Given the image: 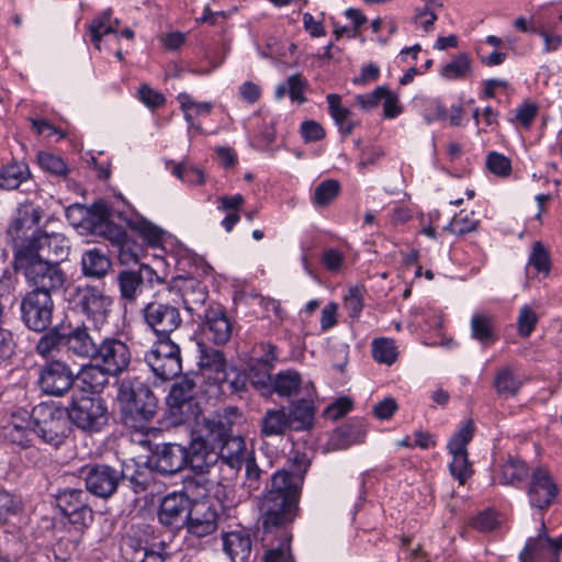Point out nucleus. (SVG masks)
Here are the masks:
<instances>
[{
    "label": "nucleus",
    "mask_w": 562,
    "mask_h": 562,
    "mask_svg": "<svg viewBox=\"0 0 562 562\" xmlns=\"http://www.w3.org/2000/svg\"><path fill=\"white\" fill-rule=\"evenodd\" d=\"M110 212L106 204L94 206V216L91 222V234L108 238L117 247V258L121 265L137 263L144 254L143 245L128 237L124 231L112 225L109 221Z\"/></svg>",
    "instance_id": "20e7f679"
},
{
    "label": "nucleus",
    "mask_w": 562,
    "mask_h": 562,
    "mask_svg": "<svg viewBox=\"0 0 562 562\" xmlns=\"http://www.w3.org/2000/svg\"><path fill=\"white\" fill-rule=\"evenodd\" d=\"M290 430L286 409L270 408L267 409L260 420V435L262 437L283 436Z\"/></svg>",
    "instance_id": "e433bc0d"
},
{
    "label": "nucleus",
    "mask_w": 562,
    "mask_h": 562,
    "mask_svg": "<svg viewBox=\"0 0 562 562\" xmlns=\"http://www.w3.org/2000/svg\"><path fill=\"white\" fill-rule=\"evenodd\" d=\"M75 381L69 366L59 360L47 362L40 373V386L48 395L61 396L70 390Z\"/></svg>",
    "instance_id": "4be33fe9"
},
{
    "label": "nucleus",
    "mask_w": 562,
    "mask_h": 562,
    "mask_svg": "<svg viewBox=\"0 0 562 562\" xmlns=\"http://www.w3.org/2000/svg\"><path fill=\"white\" fill-rule=\"evenodd\" d=\"M131 227L136 231L144 240L151 245L157 246L161 241L162 236V229H160L158 226L154 225L153 223L140 218L133 223H131Z\"/></svg>",
    "instance_id": "4d7b16f0"
},
{
    "label": "nucleus",
    "mask_w": 562,
    "mask_h": 562,
    "mask_svg": "<svg viewBox=\"0 0 562 562\" xmlns=\"http://www.w3.org/2000/svg\"><path fill=\"white\" fill-rule=\"evenodd\" d=\"M200 366L202 369L214 371V380L218 383L226 382V361L224 353L217 349L203 348L201 350Z\"/></svg>",
    "instance_id": "c03bdc74"
},
{
    "label": "nucleus",
    "mask_w": 562,
    "mask_h": 562,
    "mask_svg": "<svg viewBox=\"0 0 562 562\" xmlns=\"http://www.w3.org/2000/svg\"><path fill=\"white\" fill-rule=\"evenodd\" d=\"M80 474L87 492L102 499L112 497L125 480L122 469L109 464H87L81 468Z\"/></svg>",
    "instance_id": "6e6552de"
},
{
    "label": "nucleus",
    "mask_w": 562,
    "mask_h": 562,
    "mask_svg": "<svg viewBox=\"0 0 562 562\" xmlns=\"http://www.w3.org/2000/svg\"><path fill=\"white\" fill-rule=\"evenodd\" d=\"M100 362L97 364H87L81 368L77 380L82 384V389L91 393H100L108 384L111 373L103 369Z\"/></svg>",
    "instance_id": "f704fd0d"
},
{
    "label": "nucleus",
    "mask_w": 562,
    "mask_h": 562,
    "mask_svg": "<svg viewBox=\"0 0 562 562\" xmlns=\"http://www.w3.org/2000/svg\"><path fill=\"white\" fill-rule=\"evenodd\" d=\"M486 166L491 172L501 177L508 176L512 170L510 160L498 153H491L487 156Z\"/></svg>",
    "instance_id": "69168bd1"
},
{
    "label": "nucleus",
    "mask_w": 562,
    "mask_h": 562,
    "mask_svg": "<svg viewBox=\"0 0 562 562\" xmlns=\"http://www.w3.org/2000/svg\"><path fill=\"white\" fill-rule=\"evenodd\" d=\"M83 276L92 279H102L111 269L109 257L98 248L83 252L81 258Z\"/></svg>",
    "instance_id": "c9c22d12"
},
{
    "label": "nucleus",
    "mask_w": 562,
    "mask_h": 562,
    "mask_svg": "<svg viewBox=\"0 0 562 562\" xmlns=\"http://www.w3.org/2000/svg\"><path fill=\"white\" fill-rule=\"evenodd\" d=\"M60 345L64 346V334L59 333L57 329H52L40 338L35 349L38 355L47 358L50 357Z\"/></svg>",
    "instance_id": "6e6d98bb"
},
{
    "label": "nucleus",
    "mask_w": 562,
    "mask_h": 562,
    "mask_svg": "<svg viewBox=\"0 0 562 562\" xmlns=\"http://www.w3.org/2000/svg\"><path fill=\"white\" fill-rule=\"evenodd\" d=\"M530 473L522 460L508 457L499 467V483L517 486L530 476Z\"/></svg>",
    "instance_id": "a19ab883"
},
{
    "label": "nucleus",
    "mask_w": 562,
    "mask_h": 562,
    "mask_svg": "<svg viewBox=\"0 0 562 562\" xmlns=\"http://www.w3.org/2000/svg\"><path fill=\"white\" fill-rule=\"evenodd\" d=\"M328 102L329 114L338 126L340 133L345 136L350 135L356 126L352 112L341 105V97L339 94H328L326 97Z\"/></svg>",
    "instance_id": "ea45409f"
},
{
    "label": "nucleus",
    "mask_w": 562,
    "mask_h": 562,
    "mask_svg": "<svg viewBox=\"0 0 562 562\" xmlns=\"http://www.w3.org/2000/svg\"><path fill=\"white\" fill-rule=\"evenodd\" d=\"M19 250H29L33 257L58 263L67 258L69 245L63 234L35 231Z\"/></svg>",
    "instance_id": "ddd939ff"
},
{
    "label": "nucleus",
    "mask_w": 562,
    "mask_h": 562,
    "mask_svg": "<svg viewBox=\"0 0 562 562\" xmlns=\"http://www.w3.org/2000/svg\"><path fill=\"white\" fill-rule=\"evenodd\" d=\"M474 423L468 420L448 442V451L452 456L449 465L451 475L463 485L473 474L472 464L469 461L467 447L474 435Z\"/></svg>",
    "instance_id": "9b49d317"
},
{
    "label": "nucleus",
    "mask_w": 562,
    "mask_h": 562,
    "mask_svg": "<svg viewBox=\"0 0 562 562\" xmlns=\"http://www.w3.org/2000/svg\"><path fill=\"white\" fill-rule=\"evenodd\" d=\"M54 302L46 292H29L21 302L22 319L34 331H44L52 324Z\"/></svg>",
    "instance_id": "f8f14e48"
},
{
    "label": "nucleus",
    "mask_w": 562,
    "mask_h": 562,
    "mask_svg": "<svg viewBox=\"0 0 562 562\" xmlns=\"http://www.w3.org/2000/svg\"><path fill=\"white\" fill-rule=\"evenodd\" d=\"M56 502L63 515L74 525L86 526L92 519L87 490L65 488L58 492Z\"/></svg>",
    "instance_id": "aec40b11"
},
{
    "label": "nucleus",
    "mask_w": 562,
    "mask_h": 562,
    "mask_svg": "<svg viewBox=\"0 0 562 562\" xmlns=\"http://www.w3.org/2000/svg\"><path fill=\"white\" fill-rule=\"evenodd\" d=\"M223 548L232 562H249L251 539L246 530H234L223 535Z\"/></svg>",
    "instance_id": "c756f323"
},
{
    "label": "nucleus",
    "mask_w": 562,
    "mask_h": 562,
    "mask_svg": "<svg viewBox=\"0 0 562 562\" xmlns=\"http://www.w3.org/2000/svg\"><path fill=\"white\" fill-rule=\"evenodd\" d=\"M36 436L44 442L58 447L71 434V419L67 409L40 404L33 408Z\"/></svg>",
    "instance_id": "39448f33"
},
{
    "label": "nucleus",
    "mask_w": 562,
    "mask_h": 562,
    "mask_svg": "<svg viewBox=\"0 0 562 562\" xmlns=\"http://www.w3.org/2000/svg\"><path fill=\"white\" fill-rule=\"evenodd\" d=\"M302 379L299 372L286 370L279 372L273 379L272 393L280 396L291 397L299 393Z\"/></svg>",
    "instance_id": "a18cd8bd"
},
{
    "label": "nucleus",
    "mask_w": 562,
    "mask_h": 562,
    "mask_svg": "<svg viewBox=\"0 0 562 562\" xmlns=\"http://www.w3.org/2000/svg\"><path fill=\"white\" fill-rule=\"evenodd\" d=\"M100 340L93 338L86 325H79L64 333V346L71 355L82 359H94Z\"/></svg>",
    "instance_id": "bb28decb"
},
{
    "label": "nucleus",
    "mask_w": 562,
    "mask_h": 562,
    "mask_svg": "<svg viewBox=\"0 0 562 562\" xmlns=\"http://www.w3.org/2000/svg\"><path fill=\"white\" fill-rule=\"evenodd\" d=\"M67 412L71 423L87 432H99L109 423L106 403L99 396L81 395L72 397Z\"/></svg>",
    "instance_id": "423d86ee"
},
{
    "label": "nucleus",
    "mask_w": 562,
    "mask_h": 562,
    "mask_svg": "<svg viewBox=\"0 0 562 562\" xmlns=\"http://www.w3.org/2000/svg\"><path fill=\"white\" fill-rule=\"evenodd\" d=\"M204 473L196 471L195 474L186 476L183 479V490L179 493L187 495L189 501L195 499L194 502L205 497L212 490L214 482L209 480Z\"/></svg>",
    "instance_id": "79ce46f5"
},
{
    "label": "nucleus",
    "mask_w": 562,
    "mask_h": 562,
    "mask_svg": "<svg viewBox=\"0 0 562 562\" xmlns=\"http://www.w3.org/2000/svg\"><path fill=\"white\" fill-rule=\"evenodd\" d=\"M240 417L237 407H227L222 414H216L204 422L205 428L209 432V439L213 445H221L228 438H233L232 428L235 420Z\"/></svg>",
    "instance_id": "cd10ccee"
},
{
    "label": "nucleus",
    "mask_w": 562,
    "mask_h": 562,
    "mask_svg": "<svg viewBox=\"0 0 562 562\" xmlns=\"http://www.w3.org/2000/svg\"><path fill=\"white\" fill-rule=\"evenodd\" d=\"M30 229L32 227L27 224V221L18 212L7 228V236L14 248V254L31 238V236H27Z\"/></svg>",
    "instance_id": "3c124183"
},
{
    "label": "nucleus",
    "mask_w": 562,
    "mask_h": 562,
    "mask_svg": "<svg viewBox=\"0 0 562 562\" xmlns=\"http://www.w3.org/2000/svg\"><path fill=\"white\" fill-rule=\"evenodd\" d=\"M529 265L532 266L538 272L550 271L549 255L540 243H535L529 258Z\"/></svg>",
    "instance_id": "0e129e2a"
},
{
    "label": "nucleus",
    "mask_w": 562,
    "mask_h": 562,
    "mask_svg": "<svg viewBox=\"0 0 562 562\" xmlns=\"http://www.w3.org/2000/svg\"><path fill=\"white\" fill-rule=\"evenodd\" d=\"M181 293L186 310L199 318L202 317L200 312L205 310L203 306L207 300L206 288L199 281L190 280L182 285Z\"/></svg>",
    "instance_id": "4c0bfd02"
},
{
    "label": "nucleus",
    "mask_w": 562,
    "mask_h": 562,
    "mask_svg": "<svg viewBox=\"0 0 562 562\" xmlns=\"http://www.w3.org/2000/svg\"><path fill=\"white\" fill-rule=\"evenodd\" d=\"M477 222L469 220L468 214L463 215L460 213L454 216L450 224L446 227L450 232L457 235H463L476 229Z\"/></svg>",
    "instance_id": "774afa93"
},
{
    "label": "nucleus",
    "mask_w": 562,
    "mask_h": 562,
    "mask_svg": "<svg viewBox=\"0 0 562 562\" xmlns=\"http://www.w3.org/2000/svg\"><path fill=\"white\" fill-rule=\"evenodd\" d=\"M14 270L22 272L27 282L34 286L31 292L52 294L64 288L66 274L59 263L41 260L29 250H18L14 254Z\"/></svg>",
    "instance_id": "7ed1b4c3"
},
{
    "label": "nucleus",
    "mask_w": 562,
    "mask_h": 562,
    "mask_svg": "<svg viewBox=\"0 0 562 562\" xmlns=\"http://www.w3.org/2000/svg\"><path fill=\"white\" fill-rule=\"evenodd\" d=\"M94 361L104 366L112 376H119L127 371L132 362V351L130 346L116 338L105 337L98 344V351Z\"/></svg>",
    "instance_id": "2eb2a0df"
},
{
    "label": "nucleus",
    "mask_w": 562,
    "mask_h": 562,
    "mask_svg": "<svg viewBox=\"0 0 562 562\" xmlns=\"http://www.w3.org/2000/svg\"><path fill=\"white\" fill-rule=\"evenodd\" d=\"M471 71L472 61L470 55L460 53L442 67L440 74L448 80H454L468 77Z\"/></svg>",
    "instance_id": "de8ad7c7"
},
{
    "label": "nucleus",
    "mask_w": 562,
    "mask_h": 562,
    "mask_svg": "<svg viewBox=\"0 0 562 562\" xmlns=\"http://www.w3.org/2000/svg\"><path fill=\"white\" fill-rule=\"evenodd\" d=\"M537 322L538 317L531 307L528 305L522 306L517 319V330L519 336L525 338L529 337L535 329Z\"/></svg>",
    "instance_id": "bf43d9fd"
},
{
    "label": "nucleus",
    "mask_w": 562,
    "mask_h": 562,
    "mask_svg": "<svg viewBox=\"0 0 562 562\" xmlns=\"http://www.w3.org/2000/svg\"><path fill=\"white\" fill-rule=\"evenodd\" d=\"M218 446L220 452L216 453L217 460L220 459L223 464H226L235 471L241 468L245 459L249 454L246 450V442L240 436L228 438V440Z\"/></svg>",
    "instance_id": "2f4dec72"
},
{
    "label": "nucleus",
    "mask_w": 562,
    "mask_h": 562,
    "mask_svg": "<svg viewBox=\"0 0 562 562\" xmlns=\"http://www.w3.org/2000/svg\"><path fill=\"white\" fill-rule=\"evenodd\" d=\"M339 191L340 184L337 180H325L316 187L313 201L318 206L327 205L338 195Z\"/></svg>",
    "instance_id": "5fc2aeb1"
},
{
    "label": "nucleus",
    "mask_w": 562,
    "mask_h": 562,
    "mask_svg": "<svg viewBox=\"0 0 562 562\" xmlns=\"http://www.w3.org/2000/svg\"><path fill=\"white\" fill-rule=\"evenodd\" d=\"M36 435V427L27 413L12 415V420L4 427V437L13 445L23 449L29 448Z\"/></svg>",
    "instance_id": "c85d7f7f"
},
{
    "label": "nucleus",
    "mask_w": 562,
    "mask_h": 562,
    "mask_svg": "<svg viewBox=\"0 0 562 562\" xmlns=\"http://www.w3.org/2000/svg\"><path fill=\"white\" fill-rule=\"evenodd\" d=\"M145 362L156 378L172 380L182 370L180 347L172 339H157L145 353Z\"/></svg>",
    "instance_id": "0eeeda50"
},
{
    "label": "nucleus",
    "mask_w": 562,
    "mask_h": 562,
    "mask_svg": "<svg viewBox=\"0 0 562 562\" xmlns=\"http://www.w3.org/2000/svg\"><path fill=\"white\" fill-rule=\"evenodd\" d=\"M156 470L165 475H172L188 465L187 448L178 443L156 446L153 457Z\"/></svg>",
    "instance_id": "b1692460"
},
{
    "label": "nucleus",
    "mask_w": 562,
    "mask_h": 562,
    "mask_svg": "<svg viewBox=\"0 0 562 562\" xmlns=\"http://www.w3.org/2000/svg\"><path fill=\"white\" fill-rule=\"evenodd\" d=\"M529 477L526 488L528 502L532 508L544 512L555 502L559 495L558 484L544 467L535 468Z\"/></svg>",
    "instance_id": "4468645a"
},
{
    "label": "nucleus",
    "mask_w": 562,
    "mask_h": 562,
    "mask_svg": "<svg viewBox=\"0 0 562 562\" xmlns=\"http://www.w3.org/2000/svg\"><path fill=\"white\" fill-rule=\"evenodd\" d=\"M189 454L188 464L194 471L207 472L209 468L217 461V454L213 450H209L204 439L196 438L187 449Z\"/></svg>",
    "instance_id": "58836bf2"
},
{
    "label": "nucleus",
    "mask_w": 562,
    "mask_h": 562,
    "mask_svg": "<svg viewBox=\"0 0 562 562\" xmlns=\"http://www.w3.org/2000/svg\"><path fill=\"white\" fill-rule=\"evenodd\" d=\"M364 437L359 425H346L338 428L330 438V445L336 450H341L350 447L351 445L361 442Z\"/></svg>",
    "instance_id": "49530a36"
},
{
    "label": "nucleus",
    "mask_w": 562,
    "mask_h": 562,
    "mask_svg": "<svg viewBox=\"0 0 562 562\" xmlns=\"http://www.w3.org/2000/svg\"><path fill=\"white\" fill-rule=\"evenodd\" d=\"M171 172L181 181L189 184L200 186L203 184L205 181L204 173L202 170L194 167H188L184 164L175 165Z\"/></svg>",
    "instance_id": "13d9d810"
},
{
    "label": "nucleus",
    "mask_w": 562,
    "mask_h": 562,
    "mask_svg": "<svg viewBox=\"0 0 562 562\" xmlns=\"http://www.w3.org/2000/svg\"><path fill=\"white\" fill-rule=\"evenodd\" d=\"M154 276L156 272L147 265H140L137 270H121L116 276L121 299L127 303H135L142 293L144 280L151 281Z\"/></svg>",
    "instance_id": "a878e982"
},
{
    "label": "nucleus",
    "mask_w": 562,
    "mask_h": 562,
    "mask_svg": "<svg viewBox=\"0 0 562 562\" xmlns=\"http://www.w3.org/2000/svg\"><path fill=\"white\" fill-rule=\"evenodd\" d=\"M121 550L125 559L130 562L139 558L143 552L150 550L148 540L142 535L140 530L131 529L121 540Z\"/></svg>",
    "instance_id": "37998d69"
},
{
    "label": "nucleus",
    "mask_w": 562,
    "mask_h": 562,
    "mask_svg": "<svg viewBox=\"0 0 562 562\" xmlns=\"http://www.w3.org/2000/svg\"><path fill=\"white\" fill-rule=\"evenodd\" d=\"M562 552V537L550 538L544 522H541L539 533L529 538L519 554L520 562H559Z\"/></svg>",
    "instance_id": "f3484780"
},
{
    "label": "nucleus",
    "mask_w": 562,
    "mask_h": 562,
    "mask_svg": "<svg viewBox=\"0 0 562 562\" xmlns=\"http://www.w3.org/2000/svg\"><path fill=\"white\" fill-rule=\"evenodd\" d=\"M19 510L20 502L12 494L0 491V524L7 522Z\"/></svg>",
    "instance_id": "680f3d73"
},
{
    "label": "nucleus",
    "mask_w": 562,
    "mask_h": 562,
    "mask_svg": "<svg viewBox=\"0 0 562 562\" xmlns=\"http://www.w3.org/2000/svg\"><path fill=\"white\" fill-rule=\"evenodd\" d=\"M98 204H105L104 202H97L90 209H87L82 205L76 204L71 205L66 210L67 218L75 226H80L87 228L91 232V222L94 216V206Z\"/></svg>",
    "instance_id": "864d4df0"
},
{
    "label": "nucleus",
    "mask_w": 562,
    "mask_h": 562,
    "mask_svg": "<svg viewBox=\"0 0 562 562\" xmlns=\"http://www.w3.org/2000/svg\"><path fill=\"white\" fill-rule=\"evenodd\" d=\"M218 526L217 507L209 501L192 502L186 528L189 535L203 538L212 535Z\"/></svg>",
    "instance_id": "412c9836"
},
{
    "label": "nucleus",
    "mask_w": 562,
    "mask_h": 562,
    "mask_svg": "<svg viewBox=\"0 0 562 562\" xmlns=\"http://www.w3.org/2000/svg\"><path fill=\"white\" fill-rule=\"evenodd\" d=\"M142 314L145 324L157 339H171V334L182 324L179 308L168 302H149L143 308Z\"/></svg>",
    "instance_id": "9d476101"
},
{
    "label": "nucleus",
    "mask_w": 562,
    "mask_h": 562,
    "mask_svg": "<svg viewBox=\"0 0 562 562\" xmlns=\"http://www.w3.org/2000/svg\"><path fill=\"white\" fill-rule=\"evenodd\" d=\"M372 353L375 361L392 364L397 358L396 346L392 339L379 338L372 344Z\"/></svg>",
    "instance_id": "603ef678"
},
{
    "label": "nucleus",
    "mask_w": 562,
    "mask_h": 562,
    "mask_svg": "<svg viewBox=\"0 0 562 562\" xmlns=\"http://www.w3.org/2000/svg\"><path fill=\"white\" fill-rule=\"evenodd\" d=\"M191 504L192 501L184 494L172 492L166 495L159 504L158 521L172 532L181 530L186 526Z\"/></svg>",
    "instance_id": "6ab92c4d"
},
{
    "label": "nucleus",
    "mask_w": 562,
    "mask_h": 562,
    "mask_svg": "<svg viewBox=\"0 0 562 562\" xmlns=\"http://www.w3.org/2000/svg\"><path fill=\"white\" fill-rule=\"evenodd\" d=\"M303 479L286 470L271 476L270 486L259 499L260 520L265 532L291 524L297 512Z\"/></svg>",
    "instance_id": "f257e3e1"
},
{
    "label": "nucleus",
    "mask_w": 562,
    "mask_h": 562,
    "mask_svg": "<svg viewBox=\"0 0 562 562\" xmlns=\"http://www.w3.org/2000/svg\"><path fill=\"white\" fill-rule=\"evenodd\" d=\"M36 161L45 172L52 176L67 179L70 173V168L63 158L49 151H40L36 155Z\"/></svg>",
    "instance_id": "8fccbe9b"
},
{
    "label": "nucleus",
    "mask_w": 562,
    "mask_h": 562,
    "mask_svg": "<svg viewBox=\"0 0 562 562\" xmlns=\"http://www.w3.org/2000/svg\"><path fill=\"white\" fill-rule=\"evenodd\" d=\"M471 336L484 347L494 344L498 338L494 317L487 313H474L471 318Z\"/></svg>",
    "instance_id": "72a5a7b5"
},
{
    "label": "nucleus",
    "mask_w": 562,
    "mask_h": 562,
    "mask_svg": "<svg viewBox=\"0 0 562 562\" xmlns=\"http://www.w3.org/2000/svg\"><path fill=\"white\" fill-rule=\"evenodd\" d=\"M117 25V20H114L112 22L110 11L103 12L100 16H98L91 22L89 26L90 37L91 42L93 43L97 49H101L100 44L104 35H108L110 33H116Z\"/></svg>",
    "instance_id": "09e8293b"
},
{
    "label": "nucleus",
    "mask_w": 562,
    "mask_h": 562,
    "mask_svg": "<svg viewBox=\"0 0 562 562\" xmlns=\"http://www.w3.org/2000/svg\"><path fill=\"white\" fill-rule=\"evenodd\" d=\"M167 403L172 415L178 416L183 423L194 420L201 414L200 405L195 398V383L189 378H184L172 385Z\"/></svg>",
    "instance_id": "dca6fc26"
},
{
    "label": "nucleus",
    "mask_w": 562,
    "mask_h": 562,
    "mask_svg": "<svg viewBox=\"0 0 562 562\" xmlns=\"http://www.w3.org/2000/svg\"><path fill=\"white\" fill-rule=\"evenodd\" d=\"M344 307L347 310L349 317L356 318L363 308L362 288H350L344 300Z\"/></svg>",
    "instance_id": "052dcab7"
},
{
    "label": "nucleus",
    "mask_w": 562,
    "mask_h": 562,
    "mask_svg": "<svg viewBox=\"0 0 562 562\" xmlns=\"http://www.w3.org/2000/svg\"><path fill=\"white\" fill-rule=\"evenodd\" d=\"M246 482L249 488L258 490L263 471L257 463L254 452H250L245 459Z\"/></svg>",
    "instance_id": "e2e57ef3"
},
{
    "label": "nucleus",
    "mask_w": 562,
    "mask_h": 562,
    "mask_svg": "<svg viewBox=\"0 0 562 562\" xmlns=\"http://www.w3.org/2000/svg\"><path fill=\"white\" fill-rule=\"evenodd\" d=\"M72 301L95 328H100L108 322L113 301L97 286H78L74 292Z\"/></svg>",
    "instance_id": "1a4fd4ad"
},
{
    "label": "nucleus",
    "mask_w": 562,
    "mask_h": 562,
    "mask_svg": "<svg viewBox=\"0 0 562 562\" xmlns=\"http://www.w3.org/2000/svg\"><path fill=\"white\" fill-rule=\"evenodd\" d=\"M315 394L314 386H306V396L293 401L286 411V417L291 431H308L314 426L316 407L313 396Z\"/></svg>",
    "instance_id": "393cba45"
},
{
    "label": "nucleus",
    "mask_w": 562,
    "mask_h": 562,
    "mask_svg": "<svg viewBox=\"0 0 562 562\" xmlns=\"http://www.w3.org/2000/svg\"><path fill=\"white\" fill-rule=\"evenodd\" d=\"M265 355L254 360L249 368V381L262 395H271L273 379L270 374L277 360L276 347L271 344L262 345Z\"/></svg>",
    "instance_id": "5701e85b"
},
{
    "label": "nucleus",
    "mask_w": 562,
    "mask_h": 562,
    "mask_svg": "<svg viewBox=\"0 0 562 562\" xmlns=\"http://www.w3.org/2000/svg\"><path fill=\"white\" fill-rule=\"evenodd\" d=\"M202 331L216 346L226 345L233 335L234 323L221 305H210L203 311Z\"/></svg>",
    "instance_id": "a211bd4d"
},
{
    "label": "nucleus",
    "mask_w": 562,
    "mask_h": 562,
    "mask_svg": "<svg viewBox=\"0 0 562 562\" xmlns=\"http://www.w3.org/2000/svg\"><path fill=\"white\" fill-rule=\"evenodd\" d=\"M116 401L122 423L144 436L158 408V401L150 387L138 379H123L119 383Z\"/></svg>",
    "instance_id": "f03ea898"
},
{
    "label": "nucleus",
    "mask_w": 562,
    "mask_h": 562,
    "mask_svg": "<svg viewBox=\"0 0 562 562\" xmlns=\"http://www.w3.org/2000/svg\"><path fill=\"white\" fill-rule=\"evenodd\" d=\"M289 95L293 102H305L304 91L307 87L306 80L300 74L288 78Z\"/></svg>",
    "instance_id": "338daca9"
},
{
    "label": "nucleus",
    "mask_w": 562,
    "mask_h": 562,
    "mask_svg": "<svg viewBox=\"0 0 562 562\" xmlns=\"http://www.w3.org/2000/svg\"><path fill=\"white\" fill-rule=\"evenodd\" d=\"M31 178L27 162L12 159L0 167V190H15Z\"/></svg>",
    "instance_id": "7c9ffc66"
},
{
    "label": "nucleus",
    "mask_w": 562,
    "mask_h": 562,
    "mask_svg": "<svg viewBox=\"0 0 562 562\" xmlns=\"http://www.w3.org/2000/svg\"><path fill=\"white\" fill-rule=\"evenodd\" d=\"M522 384V378L513 366H503L495 371L493 387L499 396H516Z\"/></svg>",
    "instance_id": "473e14b6"
}]
</instances>
